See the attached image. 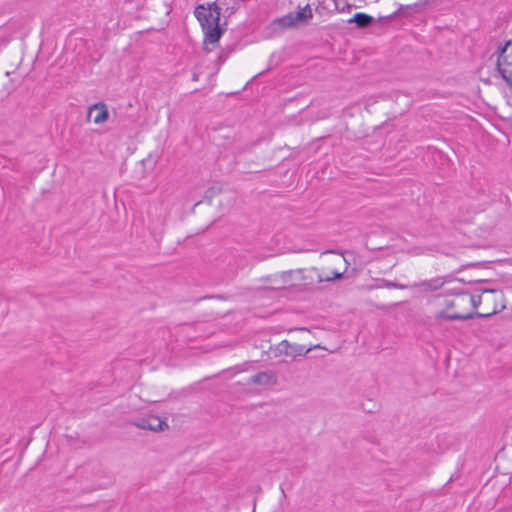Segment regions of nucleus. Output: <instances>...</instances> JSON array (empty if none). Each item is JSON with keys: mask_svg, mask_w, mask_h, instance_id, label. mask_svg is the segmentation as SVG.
I'll return each mask as SVG.
<instances>
[{"mask_svg": "<svg viewBox=\"0 0 512 512\" xmlns=\"http://www.w3.org/2000/svg\"><path fill=\"white\" fill-rule=\"evenodd\" d=\"M344 277V272L333 271L330 274H322L316 268L311 269H297L296 280L300 285L306 289H311L315 284L321 282H330L334 280H340Z\"/></svg>", "mask_w": 512, "mask_h": 512, "instance_id": "nucleus-1", "label": "nucleus"}, {"mask_svg": "<svg viewBox=\"0 0 512 512\" xmlns=\"http://www.w3.org/2000/svg\"><path fill=\"white\" fill-rule=\"evenodd\" d=\"M220 5L225 7V13L227 14V17L232 16L237 12L239 9V5L237 1H233V4L229 3V0H219Z\"/></svg>", "mask_w": 512, "mask_h": 512, "instance_id": "nucleus-17", "label": "nucleus"}, {"mask_svg": "<svg viewBox=\"0 0 512 512\" xmlns=\"http://www.w3.org/2000/svg\"><path fill=\"white\" fill-rule=\"evenodd\" d=\"M109 117L107 106L100 102L93 104L88 110V119H92L94 123H104Z\"/></svg>", "mask_w": 512, "mask_h": 512, "instance_id": "nucleus-8", "label": "nucleus"}, {"mask_svg": "<svg viewBox=\"0 0 512 512\" xmlns=\"http://www.w3.org/2000/svg\"><path fill=\"white\" fill-rule=\"evenodd\" d=\"M206 7H209V11L213 13V21L212 22H220L221 17V6L218 5L216 2L208 3Z\"/></svg>", "mask_w": 512, "mask_h": 512, "instance_id": "nucleus-19", "label": "nucleus"}, {"mask_svg": "<svg viewBox=\"0 0 512 512\" xmlns=\"http://www.w3.org/2000/svg\"><path fill=\"white\" fill-rule=\"evenodd\" d=\"M133 424L143 430H150L154 432L163 431L168 428V424L156 415H147L137 418Z\"/></svg>", "mask_w": 512, "mask_h": 512, "instance_id": "nucleus-4", "label": "nucleus"}, {"mask_svg": "<svg viewBox=\"0 0 512 512\" xmlns=\"http://www.w3.org/2000/svg\"><path fill=\"white\" fill-rule=\"evenodd\" d=\"M194 14L202 29L210 25L213 21V13L209 11V7H206L204 4L198 5L195 8Z\"/></svg>", "mask_w": 512, "mask_h": 512, "instance_id": "nucleus-11", "label": "nucleus"}, {"mask_svg": "<svg viewBox=\"0 0 512 512\" xmlns=\"http://www.w3.org/2000/svg\"><path fill=\"white\" fill-rule=\"evenodd\" d=\"M295 25H296V22L293 17V12H290L280 18L274 19L271 22L270 27L273 32H277V31H283L286 28L294 27Z\"/></svg>", "mask_w": 512, "mask_h": 512, "instance_id": "nucleus-10", "label": "nucleus"}, {"mask_svg": "<svg viewBox=\"0 0 512 512\" xmlns=\"http://www.w3.org/2000/svg\"><path fill=\"white\" fill-rule=\"evenodd\" d=\"M416 7H417V4L400 5V7L396 11H394L392 14L379 17L378 21L387 23V22L391 21L392 19H394L398 15L409 16L415 12Z\"/></svg>", "mask_w": 512, "mask_h": 512, "instance_id": "nucleus-12", "label": "nucleus"}, {"mask_svg": "<svg viewBox=\"0 0 512 512\" xmlns=\"http://www.w3.org/2000/svg\"><path fill=\"white\" fill-rule=\"evenodd\" d=\"M320 347L319 345L315 346H309L306 347L305 345L301 344H292L287 340H283L280 343H278L275 348L273 349L275 356H291L294 359L297 356H305L307 353H309L313 348Z\"/></svg>", "mask_w": 512, "mask_h": 512, "instance_id": "nucleus-3", "label": "nucleus"}, {"mask_svg": "<svg viewBox=\"0 0 512 512\" xmlns=\"http://www.w3.org/2000/svg\"><path fill=\"white\" fill-rule=\"evenodd\" d=\"M451 279V276L447 277H436L431 280H425L421 281L419 283H414L413 285H410V287H419L422 288L424 291H436L443 287V285Z\"/></svg>", "mask_w": 512, "mask_h": 512, "instance_id": "nucleus-9", "label": "nucleus"}, {"mask_svg": "<svg viewBox=\"0 0 512 512\" xmlns=\"http://www.w3.org/2000/svg\"><path fill=\"white\" fill-rule=\"evenodd\" d=\"M445 306L447 309H452L456 306V303L453 300H446Z\"/></svg>", "mask_w": 512, "mask_h": 512, "instance_id": "nucleus-24", "label": "nucleus"}, {"mask_svg": "<svg viewBox=\"0 0 512 512\" xmlns=\"http://www.w3.org/2000/svg\"><path fill=\"white\" fill-rule=\"evenodd\" d=\"M293 17L296 22V25L298 23H307L313 17L310 5L307 4L303 8L298 7V10L293 12Z\"/></svg>", "mask_w": 512, "mask_h": 512, "instance_id": "nucleus-14", "label": "nucleus"}, {"mask_svg": "<svg viewBox=\"0 0 512 512\" xmlns=\"http://www.w3.org/2000/svg\"><path fill=\"white\" fill-rule=\"evenodd\" d=\"M503 45L510 46L511 47L510 49L512 50V40L506 41Z\"/></svg>", "mask_w": 512, "mask_h": 512, "instance_id": "nucleus-26", "label": "nucleus"}, {"mask_svg": "<svg viewBox=\"0 0 512 512\" xmlns=\"http://www.w3.org/2000/svg\"><path fill=\"white\" fill-rule=\"evenodd\" d=\"M277 381L275 372L261 371L251 376L247 383L259 386H273L277 384Z\"/></svg>", "mask_w": 512, "mask_h": 512, "instance_id": "nucleus-6", "label": "nucleus"}, {"mask_svg": "<svg viewBox=\"0 0 512 512\" xmlns=\"http://www.w3.org/2000/svg\"><path fill=\"white\" fill-rule=\"evenodd\" d=\"M375 22V18L369 14L358 12L348 20V23H355L357 28L364 29L371 26Z\"/></svg>", "mask_w": 512, "mask_h": 512, "instance_id": "nucleus-13", "label": "nucleus"}, {"mask_svg": "<svg viewBox=\"0 0 512 512\" xmlns=\"http://www.w3.org/2000/svg\"><path fill=\"white\" fill-rule=\"evenodd\" d=\"M335 1V7L337 10L339 11H344L345 10V7H347L348 9L351 7L348 3H346L343 7H340V3L338 0H334Z\"/></svg>", "mask_w": 512, "mask_h": 512, "instance_id": "nucleus-23", "label": "nucleus"}, {"mask_svg": "<svg viewBox=\"0 0 512 512\" xmlns=\"http://www.w3.org/2000/svg\"><path fill=\"white\" fill-rule=\"evenodd\" d=\"M233 49H230L228 53H224V51H222L220 53V55L218 56L217 60H216V72H218V70L220 69V66L227 60L228 58V55L230 52H232Z\"/></svg>", "mask_w": 512, "mask_h": 512, "instance_id": "nucleus-21", "label": "nucleus"}, {"mask_svg": "<svg viewBox=\"0 0 512 512\" xmlns=\"http://www.w3.org/2000/svg\"><path fill=\"white\" fill-rule=\"evenodd\" d=\"M253 512H255V507L253 508Z\"/></svg>", "mask_w": 512, "mask_h": 512, "instance_id": "nucleus-29", "label": "nucleus"}, {"mask_svg": "<svg viewBox=\"0 0 512 512\" xmlns=\"http://www.w3.org/2000/svg\"><path fill=\"white\" fill-rule=\"evenodd\" d=\"M207 298H210V297L209 296L202 297V299H207ZM199 300H201V298Z\"/></svg>", "mask_w": 512, "mask_h": 512, "instance_id": "nucleus-28", "label": "nucleus"}, {"mask_svg": "<svg viewBox=\"0 0 512 512\" xmlns=\"http://www.w3.org/2000/svg\"><path fill=\"white\" fill-rule=\"evenodd\" d=\"M463 303L469 302L476 309L481 304V295H470L467 292L456 293Z\"/></svg>", "mask_w": 512, "mask_h": 512, "instance_id": "nucleus-16", "label": "nucleus"}, {"mask_svg": "<svg viewBox=\"0 0 512 512\" xmlns=\"http://www.w3.org/2000/svg\"><path fill=\"white\" fill-rule=\"evenodd\" d=\"M202 30L204 31V43L210 44L218 43L224 33V29L220 26V22H212Z\"/></svg>", "mask_w": 512, "mask_h": 512, "instance_id": "nucleus-7", "label": "nucleus"}, {"mask_svg": "<svg viewBox=\"0 0 512 512\" xmlns=\"http://www.w3.org/2000/svg\"><path fill=\"white\" fill-rule=\"evenodd\" d=\"M378 287H385V288H394V289H407L410 288V285L407 284H401L397 282H393L390 280L382 279Z\"/></svg>", "mask_w": 512, "mask_h": 512, "instance_id": "nucleus-18", "label": "nucleus"}, {"mask_svg": "<svg viewBox=\"0 0 512 512\" xmlns=\"http://www.w3.org/2000/svg\"><path fill=\"white\" fill-rule=\"evenodd\" d=\"M496 312H497V310L494 309L492 312H488V313L469 312V313H466V314H462V313H448L447 311L442 310V311L437 313L436 318L438 320H447V321L470 320V319H473L475 317L487 318V317L495 314Z\"/></svg>", "mask_w": 512, "mask_h": 512, "instance_id": "nucleus-5", "label": "nucleus"}, {"mask_svg": "<svg viewBox=\"0 0 512 512\" xmlns=\"http://www.w3.org/2000/svg\"><path fill=\"white\" fill-rule=\"evenodd\" d=\"M483 293L484 294H498L501 299L503 298L502 291H498V290H495V289H484Z\"/></svg>", "mask_w": 512, "mask_h": 512, "instance_id": "nucleus-22", "label": "nucleus"}, {"mask_svg": "<svg viewBox=\"0 0 512 512\" xmlns=\"http://www.w3.org/2000/svg\"><path fill=\"white\" fill-rule=\"evenodd\" d=\"M198 79H199V73L198 72H193L192 80L193 81H198Z\"/></svg>", "mask_w": 512, "mask_h": 512, "instance_id": "nucleus-25", "label": "nucleus"}, {"mask_svg": "<svg viewBox=\"0 0 512 512\" xmlns=\"http://www.w3.org/2000/svg\"><path fill=\"white\" fill-rule=\"evenodd\" d=\"M510 48V46L499 45L494 54L497 56V71L512 89V50Z\"/></svg>", "mask_w": 512, "mask_h": 512, "instance_id": "nucleus-2", "label": "nucleus"}, {"mask_svg": "<svg viewBox=\"0 0 512 512\" xmlns=\"http://www.w3.org/2000/svg\"><path fill=\"white\" fill-rule=\"evenodd\" d=\"M221 192L220 187H209L204 194V199L210 201L213 197L218 195Z\"/></svg>", "mask_w": 512, "mask_h": 512, "instance_id": "nucleus-20", "label": "nucleus"}, {"mask_svg": "<svg viewBox=\"0 0 512 512\" xmlns=\"http://www.w3.org/2000/svg\"><path fill=\"white\" fill-rule=\"evenodd\" d=\"M293 277H295V279L297 278V270L283 271L280 274V279H281L283 285L277 286V287H272L271 289L280 290V289H285L287 285H293V283H292Z\"/></svg>", "mask_w": 512, "mask_h": 512, "instance_id": "nucleus-15", "label": "nucleus"}, {"mask_svg": "<svg viewBox=\"0 0 512 512\" xmlns=\"http://www.w3.org/2000/svg\"><path fill=\"white\" fill-rule=\"evenodd\" d=\"M363 409L369 413L373 412V408H366V407H363Z\"/></svg>", "mask_w": 512, "mask_h": 512, "instance_id": "nucleus-27", "label": "nucleus"}]
</instances>
